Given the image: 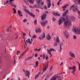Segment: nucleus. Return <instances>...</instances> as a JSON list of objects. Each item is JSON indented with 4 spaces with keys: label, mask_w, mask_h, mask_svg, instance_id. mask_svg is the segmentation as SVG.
I'll use <instances>...</instances> for the list:
<instances>
[{
    "label": "nucleus",
    "mask_w": 80,
    "mask_h": 80,
    "mask_svg": "<svg viewBox=\"0 0 80 80\" xmlns=\"http://www.w3.org/2000/svg\"><path fill=\"white\" fill-rule=\"evenodd\" d=\"M47 14L44 13L42 15V21L43 22H41V24L42 26V27H45V25H46V24L48 23V21L47 20L45 21L44 22H43V21H44V19H45V18L47 17Z\"/></svg>",
    "instance_id": "1"
},
{
    "label": "nucleus",
    "mask_w": 80,
    "mask_h": 80,
    "mask_svg": "<svg viewBox=\"0 0 80 80\" xmlns=\"http://www.w3.org/2000/svg\"><path fill=\"white\" fill-rule=\"evenodd\" d=\"M67 18H68V17H66V19L64 22V26L70 27L72 25V21L70 20H69Z\"/></svg>",
    "instance_id": "2"
},
{
    "label": "nucleus",
    "mask_w": 80,
    "mask_h": 80,
    "mask_svg": "<svg viewBox=\"0 0 80 80\" xmlns=\"http://www.w3.org/2000/svg\"><path fill=\"white\" fill-rule=\"evenodd\" d=\"M56 41L54 43V46L55 47V46H57V44L58 43H58H60V41L59 40V38L58 37H57L56 38Z\"/></svg>",
    "instance_id": "3"
},
{
    "label": "nucleus",
    "mask_w": 80,
    "mask_h": 80,
    "mask_svg": "<svg viewBox=\"0 0 80 80\" xmlns=\"http://www.w3.org/2000/svg\"><path fill=\"white\" fill-rule=\"evenodd\" d=\"M74 32L76 33L77 34H80V29L74 28Z\"/></svg>",
    "instance_id": "4"
},
{
    "label": "nucleus",
    "mask_w": 80,
    "mask_h": 80,
    "mask_svg": "<svg viewBox=\"0 0 80 80\" xmlns=\"http://www.w3.org/2000/svg\"><path fill=\"white\" fill-rule=\"evenodd\" d=\"M52 51H55L56 50H55L53 49V48L50 49L49 50H47L49 54L51 56H52V53H51V52Z\"/></svg>",
    "instance_id": "5"
},
{
    "label": "nucleus",
    "mask_w": 80,
    "mask_h": 80,
    "mask_svg": "<svg viewBox=\"0 0 80 80\" xmlns=\"http://www.w3.org/2000/svg\"><path fill=\"white\" fill-rule=\"evenodd\" d=\"M45 33H43L42 34H41L40 37L39 38V39L40 40H43V38H45Z\"/></svg>",
    "instance_id": "6"
},
{
    "label": "nucleus",
    "mask_w": 80,
    "mask_h": 80,
    "mask_svg": "<svg viewBox=\"0 0 80 80\" xmlns=\"http://www.w3.org/2000/svg\"><path fill=\"white\" fill-rule=\"evenodd\" d=\"M74 5H73L71 6V8H73V12H76V11H78V8L77 7V6H76L75 8H74Z\"/></svg>",
    "instance_id": "7"
},
{
    "label": "nucleus",
    "mask_w": 80,
    "mask_h": 80,
    "mask_svg": "<svg viewBox=\"0 0 80 80\" xmlns=\"http://www.w3.org/2000/svg\"><path fill=\"white\" fill-rule=\"evenodd\" d=\"M47 2H48L47 4H48V8H50V7H51V1H50V0H47Z\"/></svg>",
    "instance_id": "8"
},
{
    "label": "nucleus",
    "mask_w": 80,
    "mask_h": 80,
    "mask_svg": "<svg viewBox=\"0 0 80 80\" xmlns=\"http://www.w3.org/2000/svg\"><path fill=\"white\" fill-rule=\"evenodd\" d=\"M25 75L26 76L29 78L30 77V72L28 71H26V72H25Z\"/></svg>",
    "instance_id": "9"
},
{
    "label": "nucleus",
    "mask_w": 80,
    "mask_h": 80,
    "mask_svg": "<svg viewBox=\"0 0 80 80\" xmlns=\"http://www.w3.org/2000/svg\"><path fill=\"white\" fill-rule=\"evenodd\" d=\"M72 70L73 71L72 72V73H73L74 75H75V70H76V67L75 66H74L72 67Z\"/></svg>",
    "instance_id": "10"
},
{
    "label": "nucleus",
    "mask_w": 80,
    "mask_h": 80,
    "mask_svg": "<svg viewBox=\"0 0 80 80\" xmlns=\"http://www.w3.org/2000/svg\"><path fill=\"white\" fill-rule=\"evenodd\" d=\"M69 55H70V56H71V57H72V58H74V57H75V55H74V54H73V52H69Z\"/></svg>",
    "instance_id": "11"
},
{
    "label": "nucleus",
    "mask_w": 80,
    "mask_h": 80,
    "mask_svg": "<svg viewBox=\"0 0 80 80\" xmlns=\"http://www.w3.org/2000/svg\"><path fill=\"white\" fill-rule=\"evenodd\" d=\"M47 62H48L47 66H46V67L45 68H44L43 69V71L41 73V74H43V73L45 71H46V69H47V68L48 67V62H49L48 61Z\"/></svg>",
    "instance_id": "12"
},
{
    "label": "nucleus",
    "mask_w": 80,
    "mask_h": 80,
    "mask_svg": "<svg viewBox=\"0 0 80 80\" xmlns=\"http://www.w3.org/2000/svg\"><path fill=\"white\" fill-rule=\"evenodd\" d=\"M53 14L54 16H56V17H60V14H58V13H55L54 12H53Z\"/></svg>",
    "instance_id": "13"
},
{
    "label": "nucleus",
    "mask_w": 80,
    "mask_h": 80,
    "mask_svg": "<svg viewBox=\"0 0 80 80\" xmlns=\"http://www.w3.org/2000/svg\"><path fill=\"white\" fill-rule=\"evenodd\" d=\"M18 12L20 17H22V12H21L20 10H18Z\"/></svg>",
    "instance_id": "14"
},
{
    "label": "nucleus",
    "mask_w": 80,
    "mask_h": 80,
    "mask_svg": "<svg viewBox=\"0 0 80 80\" xmlns=\"http://www.w3.org/2000/svg\"><path fill=\"white\" fill-rule=\"evenodd\" d=\"M33 8H39L40 7V4H38V5H35L33 6Z\"/></svg>",
    "instance_id": "15"
},
{
    "label": "nucleus",
    "mask_w": 80,
    "mask_h": 80,
    "mask_svg": "<svg viewBox=\"0 0 80 80\" xmlns=\"http://www.w3.org/2000/svg\"><path fill=\"white\" fill-rule=\"evenodd\" d=\"M36 32L37 33H41V30L40 28H38L37 30L36 31Z\"/></svg>",
    "instance_id": "16"
},
{
    "label": "nucleus",
    "mask_w": 80,
    "mask_h": 80,
    "mask_svg": "<svg viewBox=\"0 0 80 80\" xmlns=\"http://www.w3.org/2000/svg\"><path fill=\"white\" fill-rule=\"evenodd\" d=\"M42 1V0H36L37 3L38 5H40V2Z\"/></svg>",
    "instance_id": "17"
},
{
    "label": "nucleus",
    "mask_w": 80,
    "mask_h": 80,
    "mask_svg": "<svg viewBox=\"0 0 80 80\" xmlns=\"http://www.w3.org/2000/svg\"><path fill=\"white\" fill-rule=\"evenodd\" d=\"M60 20H61V21L62 22H64L65 21V19L63 18L62 17H61L60 18Z\"/></svg>",
    "instance_id": "18"
},
{
    "label": "nucleus",
    "mask_w": 80,
    "mask_h": 80,
    "mask_svg": "<svg viewBox=\"0 0 80 80\" xmlns=\"http://www.w3.org/2000/svg\"><path fill=\"white\" fill-rule=\"evenodd\" d=\"M47 39L48 40H50L51 39V37H50V36L49 35H48L47 36Z\"/></svg>",
    "instance_id": "19"
},
{
    "label": "nucleus",
    "mask_w": 80,
    "mask_h": 80,
    "mask_svg": "<svg viewBox=\"0 0 80 80\" xmlns=\"http://www.w3.org/2000/svg\"><path fill=\"white\" fill-rule=\"evenodd\" d=\"M29 14L30 15H31V16L32 17H35V15H33V14H32V13L29 12Z\"/></svg>",
    "instance_id": "20"
},
{
    "label": "nucleus",
    "mask_w": 80,
    "mask_h": 80,
    "mask_svg": "<svg viewBox=\"0 0 80 80\" xmlns=\"http://www.w3.org/2000/svg\"><path fill=\"white\" fill-rule=\"evenodd\" d=\"M28 1L31 3V4H33V1L32 0H27Z\"/></svg>",
    "instance_id": "21"
},
{
    "label": "nucleus",
    "mask_w": 80,
    "mask_h": 80,
    "mask_svg": "<svg viewBox=\"0 0 80 80\" xmlns=\"http://www.w3.org/2000/svg\"><path fill=\"white\" fill-rule=\"evenodd\" d=\"M62 21L60 19L59 21V25H60L61 24H62Z\"/></svg>",
    "instance_id": "22"
},
{
    "label": "nucleus",
    "mask_w": 80,
    "mask_h": 80,
    "mask_svg": "<svg viewBox=\"0 0 80 80\" xmlns=\"http://www.w3.org/2000/svg\"><path fill=\"white\" fill-rule=\"evenodd\" d=\"M65 35L66 36V37L67 39L68 38V37H69V35L68 34H67L66 33L65 34Z\"/></svg>",
    "instance_id": "23"
},
{
    "label": "nucleus",
    "mask_w": 80,
    "mask_h": 80,
    "mask_svg": "<svg viewBox=\"0 0 80 80\" xmlns=\"http://www.w3.org/2000/svg\"><path fill=\"white\" fill-rule=\"evenodd\" d=\"M24 11L26 12H27L28 14H29V13H30V12H29V11H28V10L27 9H24Z\"/></svg>",
    "instance_id": "24"
},
{
    "label": "nucleus",
    "mask_w": 80,
    "mask_h": 80,
    "mask_svg": "<svg viewBox=\"0 0 80 80\" xmlns=\"http://www.w3.org/2000/svg\"><path fill=\"white\" fill-rule=\"evenodd\" d=\"M32 58V57H30V58H26V60H30V59H31V58Z\"/></svg>",
    "instance_id": "25"
},
{
    "label": "nucleus",
    "mask_w": 80,
    "mask_h": 80,
    "mask_svg": "<svg viewBox=\"0 0 80 80\" xmlns=\"http://www.w3.org/2000/svg\"><path fill=\"white\" fill-rule=\"evenodd\" d=\"M32 38H37V36H36L35 35H33V36L32 37Z\"/></svg>",
    "instance_id": "26"
},
{
    "label": "nucleus",
    "mask_w": 80,
    "mask_h": 80,
    "mask_svg": "<svg viewBox=\"0 0 80 80\" xmlns=\"http://www.w3.org/2000/svg\"><path fill=\"white\" fill-rule=\"evenodd\" d=\"M12 9L14 10L13 13H16V10L15 9V8H13Z\"/></svg>",
    "instance_id": "27"
},
{
    "label": "nucleus",
    "mask_w": 80,
    "mask_h": 80,
    "mask_svg": "<svg viewBox=\"0 0 80 80\" xmlns=\"http://www.w3.org/2000/svg\"><path fill=\"white\" fill-rule=\"evenodd\" d=\"M38 76H39V73H38L37 74V75L35 77V78L36 79V78H37L38 77Z\"/></svg>",
    "instance_id": "28"
},
{
    "label": "nucleus",
    "mask_w": 80,
    "mask_h": 80,
    "mask_svg": "<svg viewBox=\"0 0 80 80\" xmlns=\"http://www.w3.org/2000/svg\"><path fill=\"white\" fill-rule=\"evenodd\" d=\"M72 20H73V22H75V17H73L72 18Z\"/></svg>",
    "instance_id": "29"
},
{
    "label": "nucleus",
    "mask_w": 80,
    "mask_h": 80,
    "mask_svg": "<svg viewBox=\"0 0 80 80\" xmlns=\"http://www.w3.org/2000/svg\"><path fill=\"white\" fill-rule=\"evenodd\" d=\"M68 12V10H66L65 12V13H65V15H67V12Z\"/></svg>",
    "instance_id": "30"
},
{
    "label": "nucleus",
    "mask_w": 80,
    "mask_h": 80,
    "mask_svg": "<svg viewBox=\"0 0 80 80\" xmlns=\"http://www.w3.org/2000/svg\"><path fill=\"white\" fill-rule=\"evenodd\" d=\"M22 21H23V22H24V23H25V22H27V19H24Z\"/></svg>",
    "instance_id": "31"
},
{
    "label": "nucleus",
    "mask_w": 80,
    "mask_h": 80,
    "mask_svg": "<svg viewBox=\"0 0 80 80\" xmlns=\"http://www.w3.org/2000/svg\"><path fill=\"white\" fill-rule=\"evenodd\" d=\"M34 24H35V25H36L37 24V20H34Z\"/></svg>",
    "instance_id": "32"
},
{
    "label": "nucleus",
    "mask_w": 80,
    "mask_h": 80,
    "mask_svg": "<svg viewBox=\"0 0 80 80\" xmlns=\"http://www.w3.org/2000/svg\"><path fill=\"white\" fill-rule=\"evenodd\" d=\"M57 77H58V76H57L56 77H55L54 78H54V80H56L57 79Z\"/></svg>",
    "instance_id": "33"
},
{
    "label": "nucleus",
    "mask_w": 80,
    "mask_h": 80,
    "mask_svg": "<svg viewBox=\"0 0 80 80\" xmlns=\"http://www.w3.org/2000/svg\"><path fill=\"white\" fill-rule=\"evenodd\" d=\"M8 2H9V1L8 0L6 2H4V4H7Z\"/></svg>",
    "instance_id": "34"
},
{
    "label": "nucleus",
    "mask_w": 80,
    "mask_h": 80,
    "mask_svg": "<svg viewBox=\"0 0 80 80\" xmlns=\"http://www.w3.org/2000/svg\"><path fill=\"white\" fill-rule=\"evenodd\" d=\"M47 60H48V56H46L45 58Z\"/></svg>",
    "instance_id": "35"
},
{
    "label": "nucleus",
    "mask_w": 80,
    "mask_h": 80,
    "mask_svg": "<svg viewBox=\"0 0 80 80\" xmlns=\"http://www.w3.org/2000/svg\"><path fill=\"white\" fill-rule=\"evenodd\" d=\"M43 4H44V2H41V5H43Z\"/></svg>",
    "instance_id": "36"
},
{
    "label": "nucleus",
    "mask_w": 80,
    "mask_h": 80,
    "mask_svg": "<svg viewBox=\"0 0 80 80\" xmlns=\"http://www.w3.org/2000/svg\"><path fill=\"white\" fill-rule=\"evenodd\" d=\"M52 20H53V22H55V20H56V19H55V18H52Z\"/></svg>",
    "instance_id": "37"
},
{
    "label": "nucleus",
    "mask_w": 80,
    "mask_h": 80,
    "mask_svg": "<svg viewBox=\"0 0 80 80\" xmlns=\"http://www.w3.org/2000/svg\"><path fill=\"white\" fill-rule=\"evenodd\" d=\"M73 38L74 39H75V38H77V37L75 36V35L73 36Z\"/></svg>",
    "instance_id": "38"
},
{
    "label": "nucleus",
    "mask_w": 80,
    "mask_h": 80,
    "mask_svg": "<svg viewBox=\"0 0 80 80\" xmlns=\"http://www.w3.org/2000/svg\"><path fill=\"white\" fill-rule=\"evenodd\" d=\"M60 50L59 51V52H61L62 51V47H60Z\"/></svg>",
    "instance_id": "39"
},
{
    "label": "nucleus",
    "mask_w": 80,
    "mask_h": 80,
    "mask_svg": "<svg viewBox=\"0 0 80 80\" xmlns=\"http://www.w3.org/2000/svg\"><path fill=\"white\" fill-rule=\"evenodd\" d=\"M63 65V62H62L61 63V64H60V66H62V65Z\"/></svg>",
    "instance_id": "40"
},
{
    "label": "nucleus",
    "mask_w": 80,
    "mask_h": 80,
    "mask_svg": "<svg viewBox=\"0 0 80 80\" xmlns=\"http://www.w3.org/2000/svg\"><path fill=\"white\" fill-rule=\"evenodd\" d=\"M72 68L71 67H69V70H72Z\"/></svg>",
    "instance_id": "41"
},
{
    "label": "nucleus",
    "mask_w": 80,
    "mask_h": 80,
    "mask_svg": "<svg viewBox=\"0 0 80 80\" xmlns=\"http://www.w3.org/2000/svg\"><path fill=\"white\" fill-rule=\"evenodd\" d=\"M66 15H65V13H63V17H65V16H65Z\"/></svg>",
    "instance_id": "42"
},
{
    "label": "nucleus",
    "mask_w": 80,
    "mask_h": 80,
    "mask_svg": "<svg viewBox=\"0 0 80 80\" xmlns=\"http://www.w3.org/2000/svg\"><path fill=\"white\" fill-rule=\"evenodd\" d=\"M44 8L45 9H47V7L46 6H44Z\"/></svg>",
    "instance_id": "43"
},
{
    "label": "nucleus",
    "mask_w": 80,
    "mask_h": 80,
    "mask_svg": "<svg viewBox=\"0 0 80 80\" xmlns=\"http://www.w3.org/2000/svg\"><path fill=\"white\" fill-rule=\"evenodd\" d=\"M62 8H66V7L65 6H64L62 7Z\"/></svg>",
    "instance_id": "44"
},
{
    "label": "nucleus",
    "mask_w": 80,
    "mask_h": 80,
    "mask_svg": "<svg viewBox=\"0 0 80 80\" xmlns=\"http://www.w3.org/2000/svg\"><path fill=\"white\" fill-rule=\"evenodd\" d=\"M12 6H13V7H15V8H16L17 7V6L15 5H13V4H12Z\"/></svg>",
    "instance_id": "45"
},
{
    "label": "nucleus",
    "mask_w": 80,
    "mask_h": 80,
    "mask_svg": "<svg viewBox=\"0 0 80 80\" xmlns=\"http://www.w3.org/2000/svg\"><path fill=\"white\" fill-rule=\"evenodd\" d=\"M23 37H25V35H26V34H25V33H23Z\"/></svg>",
    "instance_id": "46"
},
{
    "label": "nucleus",
    "mask_w": 80,
    "mask_h": 80,
    "mask_svg": "<svg viewBox=\"0 0 80 80\" xmlns=\"http://www.w3.org/2000/svg\"><path fill=\"white\" fill-rule=\"evenodd\" d=\"M79 70L80 71V64H79V68H78Z\"/></svg>",
    "instance_id": "47"
},
{
    "label": "nucleus",
    "mask_w": 80,
    "mask_h": 80,
    "mask_svg": "<svg viewBox=\"0 0 80 80\" xmlns=\"http://www.w3.org/2000/svg\"><path fill=\"white\" fill-rule=\"evenodd\" d=\"M52 68H53V66H52L50 69V70L51 71L52 70Z\"/></svg>",
    "instance_id": "48"
},
{
    "label": "nucleus",
    "mask_w": 80,
    "mask_h": 80,
    "mask_svg": "<svg viewBox=\"0 0 80 80\" xmlns=\"http://www.w3.org/2000/svg\"><path fill=\"white\" fill-rule=\"evenodd\" d=\"M14 1V0H10L9 2L11 3L12 2H13Z\"/></svg>",
    "instance_id": "49"
},
{
    "label": "nucleus",
    "mask_w": 80,
    "mask_h": 80,
    "mask_svg": "<svg viewBox=\"0 0 80 80\" xmlns=\"http://www.w3.org/2000/svg\"><path fill=\"white\" fill-rule=\"evenodd\" d=\"M43 58L44 59V60H45V54H44L43 56Z\"/></svg>",
    "instance_id": "50"
},
{
    "label": "nucleus",
    "mask_w": 80,
    "mask_h": 80,
    "mask_svg": "<svg viewBox=\"0 0 80 80\" xmlns=\"http://www.w3.org/2000/svg\"><path fill=\"white\" fill-rule=\"evenodd\" d=\"M36 11H37V12H38L39 13H40V11H39V10H38V9H36Z\"/></svg>",
    "instance_id": "51"
},
{
    "label": "nucleus",
    "mask_w": 80,
    "mask_h": 80,
    "mask_svg": "<svg viewBox=\"0 0 80 80\" xmlns=\"http://www.w3.org/2000/svg\"><path fill=\"white\" fill-rule=\"evenodd\" d=\"M38 63H39V62H38V61H37L36 62V64H38Z\"/></svg>",
    "instance_id": "52"
},
{
    "label": "nucleus",
    "mask_w": 80,
    "mask_h": 80,
    "mask_svg": "<svg viewBox=\"0 0 80 80\" xmlns=\"http://www.w3.org/2000/svg\"><path fill=\"white\" fill-rule=\"evenodd\" d=\"M20 51H17V53H20Z\"/></svg>",
    "instance_id": "53"
},
{
    "label": "nucleus",
    "mask_w": 80,
    "mask_h": 80,
    "mask_svg": "<svg viewBox=\"0 0 80 80\" xmlns=\"http://www.w3.org/2000/svg\"><path fill=\"white\" fill-rule=\"evenodd\" d=\"M9 28V30H10L12 28V26H11Z\"/></svg>",
    "instance_id": "54"
},
{
    "label": "nucleus",
    "mask_w": 80,
    "mask_h": 80,
    "mask_svg": "<svg viewBox=\"0 0 80 80\" xmlns=\"http://www.w3.org/2000/svg\"><path fill=\"white\" fill-rule=\"evenodd\" d=\"M35 57H37V54H36L35 55Z\"/></svg>",
    "instance_id": "55"
},
{
    "label": "nucleus",
    "mask_w": 80,
    "mask_h": 80,
    "mask_svg": "<svg viewBox=\"0 0 80 80\" xmlns=\"http://www.w3.org/2000/svg\"><path fill=\"white\" fill-rule=\"evenodd\" d=\"M28 42H29L30 41V38H28Z\"/></svg>",
    "instance_id": "56"
},
{
    "label": "nucleus",
    "mask_w": 80,
    "mask_h": 80,
    "mask_svg": "<svg viewBox=\"0 0 80 80\" xmlns=\"http://www.w3.org/2000/svg\"><path fill=\"white\" fill-rule=\"evenodd\" d=\"M58 4V5H60V2H58L57 3Z\"/></svg>",
    "instance_id": "57"
},
{
    "label": "nucleus",
    "mask_w": 80,
    "mask_h": 80,
    "mask_svg": "<svg viewBox=\"0 0 80 80\" xmlns=\"http://www.w3.org/2000/svg\"><path fill=\"white\" fill-rule=\"evenodd\" d=\"M28 43H30V44H31L32 43V42H31V41H30L28 42Z\"/></svg>",
    "instance_id": "58"
},
{
    "label": "nucleus",
    "mask_w": 80,
    "mask_h": 80,
    "mask_svg": "<svg viewBox=\"0 0 80 80\" xmlns=\"http://www.w3.org/2000/svg\"><path fill=\"white\" fill-rule=\"evenodd\" d=\"M41 49H38V52H39V51H40V50H41Z\"/></svg>",
    "instance_id": "59"
},
{
    "label": "nucleus",
    "mask_w": 80,
    "mask_h": 80,
    "mask_svg": "<svg viewBox=\"0 0 80 80\" xmlns=\"http://www.w3.org/2000/svg\"><path fill=\"white\" fill-rule=\"evenodd\" d=\"M49 28H50V26H48L47 27V28H48V29H49Z\"/></svg>",
    "instance_id": "60"
},
{
    "label": "nucleus",
    "mask_w": 80,
    "mask_h": 80,
    "mask_svg": "<svg viewBox=\"0 0 80 80\" xmlns=\"http://www.w3.org/2000/svg\"><path fill=\"white\" fill-rule=\"evenodd\" d=\"M52 5L53 7H54V4H53V2L52 3Z\"/></svg>",
    "instance_id": "61"
},
{
    "label": "nucleus",
    "mask_w": 80,
    "mask_h": 80,
    "mask_svg": "<svg viewBox=\"0 0 80 80\" xmlns=\"http://www.w3.org/2000/svg\"><path fill=\"white\" fill-rule=\"evenodd\" d=\"M29 7H30V8H33V7H32V6H29Z\"/></svg>",
    "instance_id": "62"
},
{
    "label": "nucleus",
    "mask_w": 80,
    "mask_h": 80,
    "mask_svg": "<svg viewBox=\"0 0 80 80\" xmlns=\"http://www.w3.org/2000/svg\"><path fill=\"white\" fill-rule=\"evenodd\" d=\"M23 55V53H22V54L20 55V56L22 57V55Z\"/></svg>",
    "instance_id": "63"
},
{
    "label": "nucleus",
    "mask_w": 80,
    "mask_h": 80,
    "mask_svg": "<svg viewBox=\"0 0 80 80\" xmlns=\"http://www.w3.org/2000/svg\"><path fill=\"white\" fill-rule=\"evenodd\" d=\"M72 59H73L72 58H69L70 60H72Z\"/></svg>",
    "instance_id": "64"
}]
</instances>
